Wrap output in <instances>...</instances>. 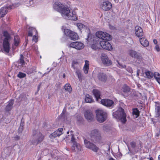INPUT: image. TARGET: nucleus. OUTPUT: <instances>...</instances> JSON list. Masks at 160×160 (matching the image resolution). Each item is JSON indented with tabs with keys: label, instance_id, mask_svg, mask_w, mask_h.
Wrapping results in <instances>:
<instances>
[{
	"label": "nucleus",
	"instance_id": "1",
	"mask_svg": "<svg viewBox=\"0 0 160 160\" xmlns=\"http://www.w3.org/2000/svg\"><path fill=\"white\" fill-rule=\"evenodd\" d=\"M53 8L60 12L62 16H67L70 10L67 5H64L60 2H56L53 4Z\"/></svg>",
	"mask_w": 160,
	"mask_h": 160
},
{
	"label": "nucleus",
	"instance_id": "2",
	"mask_svg": "<svg viewBox=\"0 0 160 160\" xmlns=\"http://www.w3.org/2000/svg\"><path fill=\"white\" fill-rule=\"evenodd\" d=\"M100 31L96 33V36H93L92 38L89 39V41L91 46V48L94 50H98L100 49Z\"/></svg>",
	"mask_w": 160,
	"mask_h": 160
},
{
	"label": "nucleus",
	"instance_id": "3",
	"mask_svg": "<svg viewBox=\"0 0 160 160\" xmlns=\"http://www.w3.org/2000/svg\"><path fill=\"white\" fill-rule=\"evenodd\" d=\"M114 118L125 123L126 121V115L124 112V110L122 108H119L116 111L112 113Z\"/></svg>",
	"mask_w": 160,
	"mask_h": 160
},
{
	"label": "nucleus",
	"instance_id": "4",
	"mask_svg": "<svg viewBox=\"0 0 160 160\" xmlns=\"http://www.w3.org/2000/svg\"><path fill=\"white\" fill-rule=\"evenodd\" d=\"M3 36L5 37L3 40V49L5 52L8 53L10 49V43L9 40L11 38L10 35L7 31H5L3 32Z\"/></svg>",
	"mask_w": 160,
	"mask_h": 160
},
{
	"label": "nucleus",
	"instance_id": "5",
	"mask_svg": "<svg viewBox=\"0 0 160 160\" xmlns=\"http://www.w3.org/2000/svg\"><path fill=\"white\" fill-rule=\"evenodd\" d=\"M84 143L87 148L92 150L95 152H97L99 150V148L90 141H84Z\"/></svg>",
	"mask_w": 160,
	"mask_h": 160
},
{
	"label": "nucleus",
	"instance_id": "6",
	"mask_svg": "<svg viewBox=\"0 0 160 160\" xmlns=\"http://www.w3.org/2000/svg\"><path fill=\"white\" fill-rule=\"evenodd\" d=\"M112 4L108 0L103 1L101 4V8L104 10L108 11L112 8Z\"/></svg>",
	"mask_w": 160,
	"mask_h": 160
},
{
	"label": "nucleus",
	"instance_id": "7",
	"mask_svg": "<svg viewBox=\"0 0 160 160\" xmlns=\"http://www.w3.org/2000/svg\"><path fill=\"white\" fill-rule=\"evenodd\" d=\"M69 46L71 47L78 50L82 49L84 47V45L83 43L78 42H71Z\"/></svg>",
	"mask_w": 160,
	"mask_h": 160
},
{
	"label": "nucleus",
	"instance_id": "8",
	"mask_svg": "<svg viewBox=\"0 0 160 160\" xmlns=\"http://www.w3.org/2000/svg\"><path fill=\"white\" fill-rule=\"evenodd\" d=\"M112 39V37L108 33L104 32H101V41H109Z\"/></svg>",
	"mask_w": 160,
	"mask_h": 160
},
{
	"label": "nucleus",
	"instance_id": "9",
	"mask_svg": "<svg viewBox=\"0 0 160 160\" xmlns=\"http://www.w3.org/2000/svg\"><path fill=\"white\" fill-rule=\"evenodd\" d=\"M32 137L37 140H43L44 139V136L40 132L36 130H33Z\"/></svg>",
	"mask_w": 160,
	"mask_h": 160
},
{
	"label": "nucleus",
	"instance_id": "10",
	"mask_svg": "<svg viewBox=\"0 0 160 160\" xmlns=\"http://www.w3.org/2000/svg\"><path fill=\"white\" fill-rule=\"evenodd\" d=\"M101 47L103 49L108 51H111L112 49V47L108 41H101Z\"/></svg>",
	"mask_w": 160,
	"mask_h": 160
},
{
	"label": "nucleus",
	"instance_id": "11",
	"mask_svg": "<svg viewBox=\"0 0 160 160\" xmlns=\"http://www.w3.org/2000/svg\"><path fill=\"white\" fill-rule=\"evenodd\" d=\"M102 62L105 65L109 66L112 64V61L108 58L107 56L104 54H102L101 57Z\"/></svg>",
	"mask_w": 160,
	"mask_h": 160
},
{
	"label": "nucleus",
	"instance_id": "12",
	"mask_svg": "<svg viewBox=\"0 0 160 160\" xmlns=\"http://www.w3.org/2000/svg\"><path fill=\"white\" fill-rule=\"evenodd\" d=\"M71 144L72 145V149L75 152H78L81 150V146L75 141H71Z\"/></svg>",
	"mask_w": 160,
	"mask_h": 160
},
{
	"label": "nucleus",
	"instance_id": "13",
	"mask_svg": "<svg viewBox=\"0 0 160 160\" xmlns=\"http://www.w3.org/2000/svg\"><path fill=\"white\" fill-rule=\"evenodd\" d=\"M101 103L102 105L107 107H113L114 102L112 100L110 99H104L101 101Z\"/></svg>",
	"mask_w": 160,
	"mask_h": 160
},
{
	"label": "nucleus",
	"instance_id": "14",
	"mask_svg": "<svg viewBox=\"0 0 160 160\" xmlns=\"http://www.w3.org/2000/svg\"><path fill=\"white\" fill-rule=\"evenodd\" d=\"M70 11L68 13L67 16H65L64 17L67 18L68 19L76 21L78 19V18L75 11H73L71 13L72 15L70 14Z\"/></svg>",
	"mask_w": 160,
	"mask_h": 160
},
{
	"label": "nucleus",
	"instance_id": "15",
	"mask_svg": "<svg viewBox=\"0 0 160 160\" xmlns=\"http://www.w3.org/2000/svg\"><path fill=\"white\" fill-rule=\"evenodd\" d=\"M135 33L137 36L140 37L142 36L143 32L142 28L138 26H136L135 28Z\"/></svg>",
	"mask_w": 160,
	"mask_h": 160
},
{
	"label": "nucleus",
	"instance_id": "16",
	"mask_svg": "<svg viewBox=\"0 0 160 160\" xmlns=\"http://www.w3.org/2000/svg\"><path fill=\"white\" fill-rule=\"evenodd\" d=\"M84 116L85 118L88 120L91 121L93 119L92 113L89 110H87L84 113Z\"/></svg>",
	"mask_w": 160,
	"mask_h": 160
},
{
	"label": "nucleus",
	"instance_id": "17",
	"mask_svg": "<svg viewBox=\"0 0 160 160\" xmlns=\"http://www.w3.org/2000/svg\"><path fill=\"white\" fill-rule=\"evenodd\" d=\"M14 99H11L8 102V104L6 106L5 110L7 111H10L13 107L14 103Z\"/></svg>",
	"mask_w": 160,
	"mask_h": 160
},
{
	"label": "nucleus",
	"instance_id": "18",
	"mask_svg": "<svg viewBox=\"0 0 160 160\" xmlns=\"http://www.w3.org/2000/svg\"><path fill=\"white\" fill-rule=\"evenodd\" d=\"M108 116L106 112L101 110V122L105 121L107 119Z\"/></svg>",
	"mask_w": 160,
	"mask_h": 160
},
{
	"label": "nucleus",
	"instance_id": "19",
	"mask_svg": "<svg viewBox=\"0 0 160 160\" xmlns=\"http://www.w3.org/2000/svg\"><path fill=\"white\" fill-rule=\"evenodd\" d=\"M139 41L141 44L144 47H148L149 45L148 41L144 38H140Z\"/></svg>",
	"mask_w": 160,
	"mask_h": 160
},
{
	"label": "nucleus",
	"instance_id": "20",
	"mask_svg": "<svg viewBox=\"0 0 160 160\" xmlns=\"http://www.w3.org/2000/svg\"><path fill=\"white\" fill-rule=\"evenodd\" d=\"M129 54L132 57L137 58H139L140 57V54L133 50H130L129 52Z\"/></svg>",
	"mask_w": 160,
	"mask_h": 160
},
{
	"label": "nucleus",
	"instance_id": "21",
	"mask_svg": "<svg viewBox=\"0 0 160 160\" xmlns=\"http://www.w3.org/2000/svg\"><path fill=\"white\" fill-rule=\"evenodd\" d=\"M37 33L38 32L35 28L31 27L29 28V30L28 33V36L29 37H32L33 34H35Z\"/></svg>",
	"mask_w": 160,
	"mask_h": 160
},
{
	"label": "nucleus",
	"instance_id": "22",
	"mask_svg": "<svg viewBox=\"0 0 160 160\" xmlns=\"http://www.w3.org/2000/svg\"><path fill=\"white\" fill-rule=\"evenodd\" d=\"M89 65V61L87 60H85V63L83 68V71L86 74H87L88 73Z\"/></svg>",
	"mask_w": 160,
	"mask_h": 160
},
{
	"label": "nucleus",
	"instance_id": "23",
	"mask_svg": "<svg viewBox=\"0 0 160 160\" xmlns=\"http://www.w3.org/2000/svg\"><path fill=\"white\" fill-rule=\"evenodd\" d=\"M85 100L87 103H91L94 102L92 96L89 94H86L85 97Z\"/></svg>",
	"mask_w": 160,
	"mask_h": 160
},
{
	"label": "nucleus",
	"instance_id": "24",
	"mask_svg": "<svg viewBox=\"0 0 160 160\" xmlns=\"http://www.w3.org/2000/svg\"><path fill=\"white\" fill-rule=\"evenodd\" d=\"M69 37L71 40H76L78 39V36L76 33L72 31Z\"/></svg>",
	"mask_w": 160,
	"mask_h": 160
},
{
	"label": "nucleus",
	"instance_id": "25",
	"mask_svg": "<svg viewBox=\"0 0 160 160\" xmlns=\"http://www.w3.org/2000/svg\"><path fill=\"white\" fill-rule=\"evenodd\" d=\"M8 10L7 7H3L2 8L0 9V17H3L7 13Z\"/></svg>",
	"mask_w": 160,
	"mask_h": 160
},
{
	"label": "nucleus",
	"instance_id": "26",
	"mask_svg": "<svg viewBox=\"0 0 160 160\" xmlns=\"http://www.w3.org/2000/svg\"><path fill=\"white\" fill-rule=\"evenodd\" d=\"M64 88L66 91L71 93L72 91V89L70 83H66L64 86Z\"/></svg>",
	"mask_w": 160,
	"mask_h": 160
},
{
	"label": "nucleus",
	"instance_id": "27",
	"mask_svg": "<svg viewBox=\"0 0 160 160\" xmlns=\"http://www.w3.org/2000/svg\"><path fill=\"white\" fill-rule=\"evenodd\" d=\"M92 93L96 100L98 101V99L100 98V92L96 89H94L92 91Z\"/></svg>",
	"mask_w": 160,
	"mask_h": 160
},
{
	"label": "nucleus",
	"instance_id": "28",
	"mask_svg": "<svg viewBox=\"0 0 160 160\" xmlns=\"http://www.w3.org/2000/svg\"><path fill=\"white\" fill-rule=\"evenodd\" d=\"M155 115L156 117H158L160 115V104L155 105Z\"/></svg>",
	"mask_w": 160,
	"mask_h": 160
},
{
	"label": "nucleus",
	"instance_id": "29",
	"mask_svg": "<svg viewBox=\"0 0 160 160\" xmlns=\"http://www.w3.org/2000/svg\"><path fill=\"white\" fill-rule=\"evenodd\" d=\"M123 91L125 93H127L126 95H124V96H127L130 91V88L126 85H124L123 88Z\"/></svg>",
	"mask_w": 160,
	"mask_h": 160
},
{
	"label": "nucleus",
	"instance_id": "30",
	"mask_svg": "<svg viewBox=\"0 0 160 160\" xmlns=\"http://www.w3.org/2000/svg\"><path fill=\"white\" fill-rule=\"evenodd\" d=\"M20 43V38L18 35L14 36V45L16 46L18 45Z\"/></svg>",
	"mask_w": 160,
	"mask_h": 160
},
{
	"label": "nucleus",
	"instance_id": "31",
	"mask_svg": "<svg viewBox=\"0 0 160 160\" xmlns=\"http://www.w3.org/2000/svg\"><path fill=\"white\" fill-rule=\"evenodd\" d=\"M72 31L70 29L65 28L64 29L63 32L64 35L68 37H69L71 33H72Z\"/></svg>",
	"mask_w": 160,
	"mask_h": 160
},
{
	"label": "nucleus",
	"instance_id": "32",
	"mask_svg": "<svg viewBox=\"0 0 160 160\" xmlns=\"http://www.w3.org/2000/svg\"><path fill=\"white\" fill-rule=\"evenodd\" d=\"M154 76L157 82L160 84V74L157 72H155Z\"/></svg>",
	"mask_w": 160,
	"mask_h": 160
},
{
	"label": "nucleus",
	"instance_id": "33",
	"mask_svg": "<svg viewBox=\"0 0 160 160\" xmlns=\"http://www.w3.org/2000/svg\"><path fill=\"white\" fill-rule=\"evenodd\" d=\"M98 134V131L97 130L95 129L91 131L90 133V136L91 137H96L97 136Z\"/></svg>",
	"mask_w": 160,
	"mask_h": 160
},
{
	"label": "nucleus",
	"instance_id": "34",
	"mask_svg": "<svg viewBox=\"0 0 160 160\" xmlns=\"http://www.w3.org/2000/svg\"><path fill=\"white\" fill-rule=\"evenodd\" d=\"M97 120L100 122V109H98L95 111Z\"/></svg>",
	"mask_w": 160,
	"mask_h": 160
},
{
	"label": "nucleus",
	"instance_id": "35",
	"mask_svg": "<svg viewBox=\"0 0 160 160\" xmlns=\"http://www.w3.org/2000/svg\"><path fill=\"white\" fill-rule=\"evenodd\" d=\"M145 74L147 78H152L154 75L153 73L150 71L146 72H145Z\"/></svg>",
	"mask_w": 160,
	"mask_h": 160
},
{
	"label": "nucleus",
	"instance_id": "36",
	"mask_svg": "<svg viewBox=\"0 0 160 160\" xmlns=\"http://www.w3.org/2000/svg\"><path fill=\"white\" fill-rule=\"evenodd\" d=\"M19 63L21 65H23L24 64L25 62L24 60V56L22 54L20 55V58L19 60Z\"/></svg>",
	"mask_w": 160,
	"mask_h": 160
},
{
	"label": "nucleus",
	"instance_id": "37",
	"mask_svg": "<svg viewBox=\"0 0 160 160\" xmlns=\"http://www.w3.org/2000/svg\"><path fill=\"white\" fill-rule=\"evenodd\" d=\"M133 115H135L136 118L139 116V112L137 108H134L133 109Z\"/></svg>",
	"mask_w": 160,
	"mask_h": 160
},
{
	"label": "nucleus",
	"instance_id": "38",
	"mask_svg": "<svg viewBox=\"0 0 160 160\" xmlns=\"http://www.w3.org/2000/svg\"><path fill=\"white\" fill-rule=\"evenodd\" d=\"M26 74L22 72H20L17 75V77L20 78H25L26 76Z\"/></svg>",
	"mask_w": 160,
	"mask_h": 160
},
{
	"label": "nucleus",
	"instance_id": "39",
	"mask_svg": "<svg viewBox=\"0 0 160 160\" xmlns=\"http://www.w3.org/2000/svg\"><path fill=\"white\" fill-rule=\"evenodd\" d=\"M77 26L78 29L81 31L82 29L85 28V26L81 23H77Z\"/></svg>",
	"mask_w": 160,
	"mask_h": 160
},
{
	"label": "nucleus",
	"instance_id": "40",
	"mask_svg": "<svg viewBox=\"0 0 160 160\" xmlns=\"http://www.w3.org/2000/svg\"><path fill=\"white\" fill-rule=\"evenodd\" d=\"M77 65H78V62L77 61L73 60L72 62V67L74 69H75L76 68V66Z\"/></svg>",
	"mask_w": 160,
	"mask_h": 160
},
{
	"label": "nucleus",
	"instance_id": "41",
	"mask_svg": "<svg viewBox=\"0 0 160 160\" xmlns=\"http://www.w3.org/2000/svg\"><path fill=\"white\" fill-rule=\"evenodd\" d=\"M107 78L106 75L104 73H102L101 75V81L105 82L106 81Z\"/></svg>",
	"mask_w": 160,
	"mask_h": 160
},
{
	"label": "nucleus",
	"instance_id": "42",
	"mask_svg": "<svg viewBox=\"0 0 160 160\" xmlns=\"http://www.w3.org/2000/svg\"><path fill=\"white\" fill-rule=\"evenodd\" d=\"M38 33L37 34H35L33 37L32 40L35 42H37L38 40Z\"/></svg>",
	"mask_w": 160,
	"mask_h": 160
},
{
	"label": "nucleus",
	"instance_id": "43",
	"mask_svg": "<svg viewBox=\"0 0 160 160\" xmlns=\"http://www.w3.org/2000/svg\"><path fill=\"white\" fill-rule=\"evenodd\" d=\"M58 136V135L56 134L55 131L50 135V137L51 139H53L54 138H55Z\"/></svg>",
	"mask_w": 160,
	"mask_h": 160
},
{
	"label": "nucleus",
	"instance_id": "44",
	"mask_svg": "<svg viewBox=\"0 0 160 160\" xmlns=\"http://www.w3.org/2000/svg\"><path fill=\"white\" fill-rule=\"evenodd\" d=\"M24 129L23 126L20 125L18 129V132L19 133H22Z\"/></svg>",
	"mask_w": 160,
	"mask_h": 160
},
{
	"label": "nucleus",
	"instance_id": "45",
	"mask_svg": "<svg viewBox=\"0 0 160 160\" xmlns=\"http://www.w3.org/2000/svg\"><path fill=\"white\" fill-rule=\"evenodd\" d=\"M117 62L118 63V66L121 68H124L126 67V66L124 65H122V64H121L119 62H118V61H117Z\"/></svg>",
	"mask_w": 160,
	"mask_h": 160
},
{
	"label": "nucleus",
	"instance_id": "46",
	"mask_svg": "<svg viewBox=\"0 0 160 160\" xmlns=\"http://www.w3.org/2000/svg\"><path fill=\"white\" fill-rule=\"evenodd\" d=\"M78 76V78L79 81H82V78L83 75H82L81 73L77 75Z\"/></svg>",
	"mask_w": 160,
	"mask_h": 160
},
{
	"label": "nucleus",
	"instance_id": "47",
	"mask_svg": "<svg viewBox=\"0 0 160 160\" xmlns=\"http://www.w3.org/2000/svg\"><path fill=\"white\" fill-rule=\"evenodd\" d=\"M78 76V78L79 81H82V78L83 75H82L81 73L77 75Z\"/></svg>",
	"mask_w": 160,
	"mask_h": 160
},
{
	"label": "nucleus",
	"instance_id": "48",
	"mask_svg": "<svg viewBox=\"0 0 160 160\" xmlns=\"http://www.w3.org/2000/svg\"><path fill=\"white\" fill-rule=\"evenodd\" d=\"M109 129V127L107 126H104L102 127V129L105 131H108Z\"/></svg>",
	"mask_w": 160,
	"mask_h": 160
},
{
	"label": "nucleus",
	"instance_id": "49",
	"mask_svg": "<svg viewBox=\"0 0 160 160\" xmlns=\"http://www.w3.org/2000/svg\"><path fill=\"white\" fill-rule=\"evenodd\" d=\"M136 144V143L134 141H132L130 143V145L132 148H135Z\"/></svg>",
	"mask_w": 160,
	"mask_h": 160
},
{
	"label": "nucleus",
	"instance_id": "50",
	"mask_svg": "<svg viewBox=\"0 0 160 160\" xmlns=\"http://www.w3.org/2000/svg\"><path fill=\"white\" fill-rule=\"evenodd\" d=\"M75 70H76L75 73L77 75L81 73V71L79 69L76 68Z\"/></svg>",
	"mask_w": 160,
	"mask_h": 160
},
{
	"label": "nucleus",
	"instance_id": "51",
	"mask_svg": "<svg viewBox=\"0 0 160 160\" xmlns=\"http://www.w3.org/2000/svg\"><path fill=\"white\" fill-rule=\"evenodd\" d=\"M14 6L13 5H9L7 8V10L8 9H11L13 8Z\"/></svg>",
	"mask_w": 160,
	"mask_h": 160
},
{
	"label": "nucleus",
	"instance_id": "52",
	"mask_svg": "<svg viewBox=\"0 0 160 160\" xmlns=\"http://www.w3.org/2000/svg\"><path fill=\"white\" fill-rule=\"evenodd\" d=\"M127 70L128 72L130 73L132 72V70L131 68L130 67H128V68H127Z\"/></svg>",
	"mask_w": 160,
	"mask_h": 160
},
{
	"label": "nucleus",
	"instance_id": "53",
	"mask_svg": "<svg viewBox=\"0 0 160 160\" xmlns=\"http://www.w3.org/2000/svg\"><path fill=\"white\" fill-rule=\"evenodd\" d=\"M55 132L56 133V134L58 135V136H59L60 135L62 134L61 132H60L58 131V130L55 131Z\"/></svg>",
	"mask_w": 160,
	"mask_h": 160
},
{
	"label": "nucleus",
	"instance_id": "54",
	"mask_svg": "<svg viewBox=\"0 0 160 160\" xmlns=\"http://www.w3.org/2000/svg\"><path fill=\"white\" fill-rule=\"evenodd\" d=\"M70 137H71V140H75L74 135L71 134L70 136Z\"/></svg>",
	"mask_w": 160,
	"mask_h": 160
},
{
	"label": "nucleus",
	"instance_id": "55",
	"mask_svg": "<svg viewBox=\"0 0 160 160\" xmlns=\"http://www.w3.org/2000/svg\"><path fill=\"white\" fill-rule=\"evenodd\" d=\"M155 49L158 52H159L160 51V48L158 45H156V46Z\"/></svg>",
	"mask_w": 160,
	"mask_h": 160
},
{
	"label": "nucleus",
	"instance_id": "56",
	"mask_svg": "<svg viewBox=\"0 0 160 160\" xmlns=\"http://www.w3.org/2000/svg\"><path fill=\"white\" fill-rule=\"evenodd\" d=\"M58 130L60 132H61L62 134V131H63V129L62 128H59Z\"/></svg>",
	"mask_w": 160,
	"mask_h": 160
},
{
	"label": "nucleus",
	"instance_id": "57",
	"mask_svg": "<svg viewBox=\"0 0 160 160\" xmlns=\"http://www.w3.org/2000/svg\"><path fill=\"white\" fill-rule=\"evenodd\" d=\"M153 42L155 44H156L157 43V41L156 39H154L153 40Z\"/></svg>",
	"mask_w": 160,
	"mask_h": 160
},
{
	"label": "nucleus",
	"instance_id": "58",
	"mask_svg": "<svg viewBox=\"0 0 160 160\" xmlns=\"http://www.w3.org/2000/svg\"><path fill=\"white\" fill-rule=\"evenodd\" d=\"M41 84H39L38 86V88H37V90H38V91H39V90H40Z\"/></svg>",
	"mask_w": 160,
	"mask_h": 160
},
{
	"label": "nucleus",
	"instance_id": "59",
	"mask_svg": "<svg viewBox=\"0 0 160 160\" xmlns=\"http://www.w3.org/2000/svg\"><path fill=\"white\" fill-rule=\"evenodd\" d=\"M15 138H16L17 139H19L20 138V137L19 136H17Z\"/></svg>",
	"mask_w": 160,
	"mask_h": 160
},
{
	"label": "nucleus",
	"instance_id": "60",
	"mask_svg": "<svg viewBox=\"0 0 160 160\" xmlns=\"http://www.w3.org/2000/svg\"><path fill=\"white\" fill-rule=\"evenodd\" d=\"M62 77L63 78H65L66 77V75L65 73H63L62 75Z\"/></svg>",
	"mask_w": 160,
	"mask_h": 160
},
{
	"label": "nucleus",
	"instance_id": "61",
	"mask_svg": "<svg viewBox=\"0 0 160 160\" xmlns=\"http://www.w3.org/2000/svg\"><path fill=\"white\" fill-rule=\"evenodd\" d=\"M109 160H115L114 159H113L112 158H109Z\"/></svg>",
	"mask_w": 160,
	"mask_h": 160
},
{
	"label": "nucleus",
	"instance_id": "62",
	"mask_svg": "<svg viewBox=\"0 0 160 160\" xmlns=\"http://www.w3.org/2000/svg\"><path fill=\"white\" fill-rule=\"evenodd\" d=\"M159 135V134L158 133H156V136H157V137H158Z\"/></svg>",
	"mask_w": 160,
	"mask_h": 160
},
{
	"label": "nucleus",
	"instance_id": "63",
	"mask_svg": "<svg viewBox=\"0 0 160 160\" xmlns=\"http://www.w3.org/2000/svg\"><path fill=\"white\" fill-rule=\"evenodd\" d=\"M158 160H160V155H159L158 156Z\"/></svg>",
	"mask_w": 160,
	"mask_h": 160
},
{
	"label": "nucleus",
	"instance_id": "64",
	"mask_svg": "<svg viewBox=\"0 0 160 160\" xmlns=\"http://www.w3.org/2000/svg\"><path fill=\"white\" fill-rule=\"evenodd\" d=\"M150 160H153V158L152 157H151L150 158Z\"/></svg>",
	"mask_w": 160,
	"mask_h": 160
}]
</instances>
